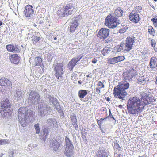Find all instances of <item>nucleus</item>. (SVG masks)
<instances>
[{"label": "nucleus", "mask_w": 157, "mask_h": 157, "mask_svg": "<svg viewBox=\"0 0 157 157\" xmlns=\"http://www.w3.org/2000/svg\"><path fill=\"white\" fill-rule=\"evenodd\" d=\"M127 108H140L142 106L140 100L136 97L130 99L128 101Z\"/></svg>", "instance_id": "nucleus-5"}, {"label": "nucleus", "mask_w": 157, "mask_h": 157, "mask_svg": "<svg viewBox=\"0 0 157 157\" xmlns=\"http://www.w3.org/2000/svg\"><path fill=\"white\" fill-rule=\"evenodd\" d=\"M59 109V110H58V111L59 112V113H61V112L62 114H63V111L62 110V109Z\"/></svg>", "instance_id": "nucleus-54"}, {"label": "nucleus", "mask_w": 157, "mask_h": 157, "mask_svg": "<svg viewBox=\"0 0 157 157\" xmlns=\"http://www.w3.org/2000/svg\"><path fill=\"white\" fill-rule=\"evenodd\" d=\"M114 49L116 50L117 52H128V50L126 49L125 44L123 42H121L119 45L115 47Z\"/></svg>", "instance_id": "nucleus-20"}, {"label": "nucleus", "mask_w": 157, "mask_h": 157, "mask_svg": "<svg viewBox=\"0 0 157 157\" xmlns=\"http://www.w3.org/2000/svg\"><path fill=\"white\" fill-rule=\"evenodd\" d=\"M57 37L56 36L54 37V40H56L57 39Z\"/></svg>", "instance_id": "nucleus-61"}, {"label": "nucleus", "mask_w": 157, "mask_h": 157, "mask_svg": "<svg viewBox=\"0 0 157 157\" xmlns=\"http://www.w3.org/2000/svg\"><path fill=\"white\" fill-rule=\"evenodd\" d=\"M14 154V152L13 151H11L9 152V156L11 155L12 157H13V155Z\"/></svg>", "instance_id": "nucleus-51"}, {"label": "nucleus", "mask_w": 157, "mask_h": 157, "mask_svg": "<svg viewBox=\"0 0 157 157\" xmlns=\"http://www.w3.org/2000/svg\"><path fill=\"white\" fill-rule=\"evenodd\" d=\"M151 21L153 22L154 26L157 27V16H155V18L151 19Z\"/></svg>", "instance_id": "nucleus-40"}, {"label": "nucleus", "mask_w": 157, "mask_h": 157, "mask_svg": "<svg viewBox=\"0 0 157 157\" xmlns=\"http://www.w3.org/2000/svg\"><path fill=\"white\" fill-rule=\"evenodd\" d=\"M40 40V38L36 36H34V38L32 39V40L33 42V43H36Z\"/></svg>", "instance_id": "nucleus-43"}, {"label": "nucleus", "mask_w": 157, "mask_h": 157, "mask_svg": "<svg viewBox=\"0 0 157 157\" xmlns=\"http://www.w3.org/2000/svg\"><path fill=\"white\" fill-rule=\"evenodd\" d=\"M1 109L0 110V113H1V115L2 116H6L7 115V114H9V113L8 112H6V109Z\"/></svg>", "instance_id": "nucleus-42"}, {"label": "nucleus", "mask_w": 157, "mask_h": 157, "mask_svg": "<svg viewBox=\"0 0 157 157\" xmlns=\"http://www.w3.org/2000/svg\"><path fill=\"white\" fill-rule=\"evenodd\" d=\"M11 83V81L8 78L2 77L0 79V85L4 90L9 88Z\"/></svg>", "instance_id": "nucleus-11"}, {"label": "nucleus", "mask_w": 157, "mask_h": 157, "mask_svg": "<svg viewBox=\"0 0 157 157\" xmlns=\"http://www.w3.org/2000/svg\"><path fill=\"white\" fill-rule=\"evenodd\" d=\"M129 17L130 20L134 23H137L140 20L139 14L135 11H132L130 13Z\"/></svg>", "instance_id": "nucleus-14"}, {"label": "nucleus", "mask_w": 157, "mask_h": 157, "mask_svg": "<svg viewBox=\"0 0 157 157\" xmlns=\"http://www.w3.org/2000/svg\"><path fill=\"white\" fill-rule=\"evenodd\" d=\"M142 7L140 6H137L135 9V10H133V11H135L137 13H140L142 10Z\"/></svg>", "instance_id": "nucleus-45"}, {"label": "nucleus", "mask_w": 157, "mask_h": 157, "mask_svg": "<svg viewBox=\"0 0 157 157\" xmlns=\"http://www.w3.org/2000/svg\"><path fill=\"white\" fill-rule=\"evenodd\" d=\"M73 146L66 147L64 154L67 157H70L73 153Z\"/></svg>", "instance_id": "nucleus-23"}, {"label": "nucleus", "mask_w": 157, "mask_h": 157, "mask_svg": "<svg viewBox=\"0 0 157 157\" xmlns=\"http://www.w3.org/2000/svg\"><path fill=\"white\" fill-rule=\"evenodd\" d=\"M148 32L149 34L151 35L154 36L155 35V33L154 29L153 27L151 26H148Z\"/></svg>", "instance_id": "nucleus-33"}, {"label": "nucleus", "mask_w": 157, "mask_h": 157, "mask_svg": "<svg viewBox=\"0 0 157 157\" xmlns=\"http://www.w3.org/2000/svg\"><path fill=\"white\" fill-rule=\"evenodd\" d=\"M122 155L121 154H119L116 157H122Z\"/></svg>", "instance_id": "nucleus-57"}, {"label": "nucleus", "mask_w": 157, "mask_h": 157, "mask_svg": "<svg viewBox=\"0 0 157 157\" xmlns=\"http://www.w3.org/2000/svg\"><path fill=\"white\" fill-rule=\"evenodd\" d=\"M129 113L132 114H138L139 111L141 109H127Z\"/></svg>", "instance_id": "nucleus-32"}, {"label": "nucleus", "mask_w": 157, "mask_h": 157, "mask_svg": "<svg viewBox=\"0 0 157 157\" xmlns=\"http://www.w3.org/2000/svg\"><path fill=\"white\" fill-rule=\"evenodd\" d=\"M70 118L71 120V123L75 129L77 130L78 128V125L77 124V119L75 115L74 114H73L70 116Z\"/></svg>", "instance_id": "nucleus-25"}, {"label": "nucleus", "mask_w": 157, "mask_h": 157, "mask_svg": "<svg viewBox=\"0 0 157 157\" xmlns=\"http://www.w3.org/2000/svg\"><path fill=\"white\" fill-rule=\"evenodd\" d=\"M97 86L98 87H97L95 89V91L96 93L98 94H99L101 93L100 89L104 88L105 85L101 81H99L97 84Z\"/></svg>", "instance_id": "nucleus-27"}, {"label": "nucleus", "mask_w": 157, "mask_h": 157, "mask_svg": "<svg viewBox=\"0 0 157 157\" xmlns=\"http://www.w3.org/2000/svg\"><path fill=\"white\" fill-rule=\"evenodd\" d=\"M2 145L1 139L0 140V145Z\"/></svg>", "instance_id": "nucleus-64"}, {"label": "nucleus", "mask_w": 157, "mask_h": 157, "mask_svg": "<svg viewBox=\"0 0 157 157\" xmlns=\"http://www.w3.org/2000/svg\"><path fill=\"white\" fill-rule=\"evenodd\" d=\"M2 145L6 144H9V140L8 139H1Z\"/></svg>", "instance_id": "nucleus-46"}, {"label": "nucleus", "mask_w": 157, "mask_h": 157, "mask_svg": "<svg viewBox=\"0 0 157 157\" xmlns=\"http://www.w3.org/2000/svg\"><path fill=\"white\" fill-rule=\"evenodd\" d=\"M118 107L119 108H121L122 107V105H119Z\"/></svg>", "instance_id": "nucleus-63"}, {"label": "nucleus", "mask_w": 157, "mask_h": 157, "mask_svg": "<svg viewBox=\"0 0 157 157\" xmlns=\"http://www.w3.org/2000/svg\"><path fill=\"white\" fill-rule=\"evenodd\" d=\"M97 60L94 58L92 59V62L93 63H97Z\"/></svg>", "instance_id": "nucleus-52"}, {"label": "nucleus", "mask_w": 157, "mask_h": 157, "mask_svg": "<svg viewBox=\"0 0 157 157\" xmlns=\"http://www.w3.org/2000/svg\"><path fill=\"white\" fill-rule=\"evenodd\" d=\"M110 51L109 48L107 47L104 48L101 52L102 54L104 56H105L106 54L108 53Z\"/></svg>", "instance_id": "nucleus-39"}, {"label": "nucleus", "mask_w": 157, "mask_h": 157, "mask_svg": "<svg viewBox=\"0 0 157 157\" xmlns=\"http://www.w3.org/2000/svg\"><path fill=\"white\" fill-rule=\"evenodd\" d=\"M117 62H121L125 59V57L124 56H120L117 57H116Z\"/></svg>", "instance_id": "nucleus-38"}, {"label": "nucleus", "mask_w": 157, "mask_h": 157, "mask_svg": "<svg viewBox=\"0 0 157 157\" xmlns=\"http://www.w3.org/2000/svg\"><path fill=\"white\" fill-rule=\"evenodd\" d=\"M82 57L83 56H79L77 58L74 57L69 62L68 65V67L69 70L71 71L72 70L74 67L76 65V63L79 61Z\"/></svg>", "instance_id": "nucleus-12"}, {"label": "nucleus", "mask_w": 157, "mask_h": 157, "mask_svg": "<svg viewBox=\"0 0 157 157\" xmlns=\"http://www.w3.org/2000/svg\"><path fill=\"white\" fill-rule=\"evenodd\" d=\"M42 59L38 56L35 58L34 59V62L33 65L34 66H40L42 63Z\"/></svg>", "instance_id": "nucleus-29"}, {"label": "nucleus", "mask_w": 157, "mask_h": 157, "mask_svg": "<svg viewBox=\"0 0 157 157\" xmlns=\"http://www.w3.org/2000/svg\"><path fill=\"white\" fill-rule=\"evenodd\" d=\"M9 59L12 63L18 64L20 61V57L16 54H11L9 56Z\"/></svg>", "instance_id": "nucleus-17"}, {"label": "nucleus", "mask_w": 157, "mask_h": 157, "mask_svg": "<svg viewBox=\"0 0 157 157\" xmlns=\"http://www.w3.org/2000/svg\"><path fill=\"white\" fill-rule=\"evenodd\" d=\"M149 65L151 68H156L157 67V58L153 56L150 60Z\"/></svg>", "instance_id": "nucleus-24"}, {"label": "nucleus", "mask_w": 157, "mask_h": 157, "mask_svg": "<svg viewBox=\"0 0 157 157\" xmlns=\"http://www.w3.org/2000/svg\"><path fill=\"white\" fill-rule=\"evenodd\" d=\"M34 127L36 131V133L37 134H39L40 132V128L39 127V124L37 123L35 124Z\"/></svg>", "instance_id": "nucleus-37"}, {"label": "nucleus", "mask_w": 157, "mask_h": 157, "mask_svg": "<svg viewBox=\"0 0 157 157\" xmlns=\"http://www.w3.org/2000/svg\"><path fill=\"white\" fill-rule=\"evenodd\" d=\"M82 81L81 80H79L78 81V83L79 84L81 85L82 83Z\"/></svg>", "instance_id": "nucleus-56"}, {"label": "nucleus", "mask_w": 157, "mask_h": 157, "mask_svg": "<svg viewBox=\"0 0 157 157\" xmlns=\"http://www.w3.org/2000/svg\"><path fill=\"white\" fill-rule=\"evenodd\" d=\"M127 77L128 79L132 78L134 76L136 75V70L132 69L127 71Z\"/></svg>", "instance_id": "nucleus-26"}, {"label": "nucleus", "mask_w": 157, "mask_h": 157, "mask_svg": "<svg viewBox=\"0 0 157 157\" xmlns=\"http://www.w3.org/2000/svg\"><path fill=\"white\" fill-rule=\"evenodd\" d=\"M86 77H90V78H91V76H90L89 75H86Z\"/></svg>", "instance_id": "nucleus-62"}, {"label": "nucleus", "mask_w": 157, "mask_h": 157, "mask_svg": "<svg viewBox=\"0 0 157 157\" xmlns=\"http://www.w3.org/2000/svg\"><path fill=\"white\" fill-rule=\"evenodd\" d=\"M77 17H76L75 19L71 23L69 27L71 32H74L76 29L77 27L79 25L78 21L79 19H80V17L78 19H77Z\"/></svg>", "instance_id": "nucleus-15"}, {"label": "nucleus", "mask_w": 157, "mask_h": 157, "mask_svg": "<svg viewBox=\"0 0 157 157\" xmlns=\"http://www.w3.org/2000/svg\"><path fill=\"white\" fill-rule=\"evenodd\" d=\"M22 94V92L21 91H17L16 92V93L15 96L16 97H18L19 98H20V97L21 96Z\"/></svg>", "instance_id": "nucleus-47"}, {"label": "nucleus", "mask_w": 157, "mask_h": 157, "mask_svg": "<svg viewBox=\"0 0 157 157\" xmlns=\"http://www.w3.org/2000/svg\"><path fill=\"white\" fill-rule=\"evenodd\" d=\"M109 30L106 28H101L98 32L97 37L100 40H105L109 34Z\"/></svg>", "instance_id": "nucleus-9"}, {"label": "nucleus", "mask_w": 157, "mask_h": 157, "mask_svg": "<svg viewBox=\"0 0 157 157\" xmlns=\"http://www.w3.org/2000/svg\"><path fill=\"white\" fill-rule=\"evenodd\" d=\"M115 14L117 17H121L122 16L123 11L120 7H118L115 11Z\"/></svg>", "instance_id": "nucleus-31"}, {"label": "nucleus", "mask_w": 157, "mask_h": 157, "mask_svg": "<svg viewBox=\"0 0 157 157\" xmlns=\"http://www.w3.org/2000/svg\"><path fill=\"white\" fill-rule=\"evenodd\" d=\"M63 63H57L54 69L55 76L59 79V77H62L63 76Z\"/></svg>", "instance_id": "nucleus-8"}, {"label": "nucleus", "mask_w": 157, "mask_h": 157, "mask_svg": "<svg viewBox=\"0 0 157 157\" xmlns=\"http://www.w3.org/2000/svg\"><path fill=\"white\" fill-rule=\"evenodd\" d=\"M97 156V157H108L105 151L103 150H100L98 151Z\"/></svg>", "instance_id": "nucleus-30"}, {"label": "nucleus", "mask_w": 157, "mask_h": 157, "mask_svg": "<svg viewBox=\"0 0 157 157\" xmlns=\"http://www.w3.org/2000/svg\"><path fill=\"white\" fill-rule=\"evenodd\" d=\"M34 11L33 8L32 6L28 5L25 6L24 13L25 17H31L33 16Z\"/></svg>", "instance_id": "nucleus-13"}, {"label": "nucleus", "mask_w": 157, "mask_h": 157, "mask_svg": "<svg viewBox=\"0 0 157 157\" xmlns=\"http://www.w3.org/2000/svg\"><path fill=\"white\" fill-rule=\"evenodd\" d=\"M107 63L109 64H114L117 63L116 57L108 59Z\"/></svg>", "instance_id": "nucleus-35"}, {"label": "nucleus", "mask_w": 157, "mask_h": 157, "mask_svg": "<svg viewBox=\"0 0 157 157\" xmlns=\"http://www.w3.org/2000/svg\"><path fill=\"white\" fill-rule=\"evenodd\" d=\"M7 51L10 52H19L20 50L17 45L13 44H8L6 46Z\"/></svg>", "instance_id": "nucleus-18"}, {"label": "nucleus", "mask_w": 157, "mask_h": 157, "mask_svg": "<svg viewBox=\"0 0 157 157\" xmlns=\"http://www.w3.org/2000/svg\"><path fill=\"white\" fill-rule=\"evenodd\" d=\"M40 98L39 94L35 91H31L28 98V101L30 105H33L36 102L40 101Z\"/></svg>", "instance_id": "nucleus-7"}, {"label": "nucleus", "mask_w": 157, "mask_h": 157, "mask_svg": "<svg viewBox=\"0 0 157 157\" xmlns=\"http://www.w3.org/2000/svg\"><path fill=\"white\" fill-rule=\"evenodd\" d=\"M11 104L9 99L6 98L1 102L0 106L4 108H10Z\"/></svg>", "instance_id": "nucleus-22"}, {"label": "nucleus", "mask_w": 157, "mask_h": 157, "mask_svg": "<svg viewBox=\"0 0 157 157\" xmlns=\"http://www.w3.org/2000/svg\"><path fill=\"white\" fill-rule=\"evenodd\" d=\"M134 37H132L130 36H128L126 38L125 42V45L126 49L128 51H130L132 48L134 43Z\"/></svg>", "instance_id": "nucleus-10"}, {"label": "nucleus", "mask_w": 157, "mask_h": 157, "mask_svg": "<svg viewBox=\"0 0 157 157\" xmlns=\"http://www.w3.org/2000/svg\"><path fill=\"white\" fill-rule=\"evenodd\" d=\"M104 40V42L105 43H109L112 41V40L110 38H108L107 39H105Z\"/></svg>", "instance_id": "nucleus-49"}, {"label": "nucleus", "mask_w": 157, "mask_h": 157, "mask_svg": "<svg viewBox=\"0 0 157 157\" xmlns=\"http://www.w3.org/2000/svg\"><path fill=\"white\" fill-rule=\"evenodd\" d=\"M48 121V123H49L50 124H55L56 123H57V122L56 121V120L55 119H49Z\"/></svg>", "instance_id": "nucleus-44"}, {"label": "nucleus", "mask_w": 157, "mask_h": 157, "mask_svg": "<svg viewBox=\"0 0 157 157\" xmlns=\"http://www.w3.org/2000/svg\"><path fill=\"white\" fill-rule=\"evenodd\" d=\"M65 143L66 147L73 146L70 139L66 136L65 138Z\"/></svg>", "instance_id": "nucleus-36"}, {"label": "nucleus", "mask_w": 157, "mask_h": 157, "mask_svg": "<svg viewBox=\"0 0 157 157\" xmlns=\"http://www.w3.org/2000/svg\"><path fill=\"white\" fill-rule=\"evenodd\" d=\"M74 9V6L73 3H67L63 7L62 11L61 10H58V14L61 17L67 16L72 14Z\"/></svg>", "instance_id": "nucleus-3"}, {"label": "nucleus", "mask_w": 157, "mask_h": 157, "mask_svg": "<svg viewBox=\"0 0 157 157\" xmlns=\"http://www.w3.org/2000/svg\"><path fill=\"white\" fill-rule=\"evenodd\" d=\"M149 80V78L146 76H140L138 78L137 83L140 84L144 85L148 83Z\"/></svg>", "instance_id": "nucleus-19"}, {"label": "nucleus", "mask_w": 157, "mask_h": 157, "mask_svg": "<svg viewBox=\"0 0 157 157\" xmlns=\"http://www.w3.org/2000/svg\"><path fill=\"white\" fill-rule=\"evenodd\" d=\"M87 94V90H80L78 92L79 97L82 99Z\"/></svg>", "instance_id": "nucleus-28"}, {"label": "nucleus", "mask_w": 157, "mask_h": 157, "mask_svg": "<svg viewBox=\"0 0 157 157\" xmlns=\"http://www.w3.org/2000/svg\"><path fill=\"white\" fill-rule=\"evenodd\" d=\"M25 109H19L18 112V118L21 124L23 127H25L27 125L25 116L27 113Z\"/></svg>", "instance_id": "nucleus-4"}, {"label": "nucleus", "mask_w": 157, "mask_h": 157, "mask_svg": "<svg viewBox=\"0 0 157 157\" xmlns=\"http://www.w3.org/2000/svg\"><path fill=\"white\" fill-rule=\"evenodd\" d=\"M156 44V42L154 40L152 39L151 41V46L154 47H155Z\"/></svg>", "instance_id": "nucleus-48"}, {"label": "nucleus", "mask_w": 157, "mask_h": 157, "mask_svg": "<svg viewBox=\"0 0 157 157\" xmlns=\"http://www.w3.org/2000/svg\"><path fill=\"white\" fill-rule=\"evenodd\" d=\"M43 132L44 133V134L45 135V136H47L48 135V130L47 129H44Z\"/></svg>", "instance_id": "nucleus-50"}, {"label": "nucleus", "mask_w": 157, "mask_h": 157, "mask_svg": "<svg viewBox=\"0 0 157 157\" xmlns=\"http://www.w3.org/2000/svg\"><path fill=\"white\" fill-rule=\"evenodd\" d=\"M104 24L109 28L114 29L119 25V22L117 18L109 14L105 19Z\"/></svg>", "instance_id": "nucleus-2"}, {"label": "nucleus", "mask_w": 157, "mask_h": 157, "mask_svg": "<svg viewBox=\"0 0 157 157\" xmlns=\"http://www.w3.org/2000/svg\"><path fill=\"white\" fill-rule=\"evenodd\" d=\"M44 112L43 111V112H40V116H43L42 114H44Z\"/></svg>", "instance_id": "nucleus-55"}, {"label": "nucleus", "mask_w": 157, "mask_h": 157, "mask_svg": "<svg viewBox=\"0 0 157 157\" xmlns=\"http://www.w3.org/2000/svg\"><path fill=\"white\" fill-rule=\"evenodd\" d=\"M155 79V84L157 85V76L156 77Z\"/></svg>", "instance_id": "nucleus-60"}, {"label": "nucleus", "mask_w": 157, "mask_h": 157, "mask_svg": "<svg viewBox=\"0 0 157 157\" xmlns=\"http://www.w3.org/2000/svg\"><path fill=\"white\" fill-rule=\"evenodd\" d=\"M48 98L51 102L52 103V105H53L54 107L55 108H59L60 107L59 104L56 98L51 96V95L48 96Z\"/></svg>", "instance_id": "nucleus-21"}, {"label": "nucleus", "mask_w": 157, "mask_h": 157, "mask_svg": "<svg viewBox=\"0 0 157 157\" xmlns=\"http://www.w3.org/2000/svg\"><path fill=\"white\" fill-rule=\"evenodd\" d=\"M3 22L2 21L0 20V26L2 25Z\"/></svg>", "instance_id": "nucleus-58"}, {"label": "nucleus", "mask_w": 157, "mask_h": 157, "mask_svg": "<svg viewBox=\"0 0 157 157\" xmlns=\"http://www.w3.org/2000/svg\"><path fill=\"white\" fill-rule=\"evenodd\" d=\"M128 29V27L125 26L124 27H122L119 30V32L120 33H123L125 32Z\"/></svg>", "instance_id": "nucleus-41"}, {"label": "nucleus", "mask_w": 157, "mask_h": 157, "mask_svg": "<svg viewBox=\"0 0 157 157\" xmlns=\"http://www.w3.org/2000/svg\"><path fill=\"white\" fill-rule=\"evenodd\" d=\"M156 135H157V134H153V136L155 137V139L156 140H157V139H156V138L155 137V136H156Z\"/></svg>", "instance_id": "nucleus-59"}, {"label": "nucleus", "mask_w": 157, "mask_h": 157, "mask_svg": "<svg viewBox=\"0 0 157 157\" xmlns=\"http://www.w3.org/2000/svg\"><path fill=\"white\" fill-rule=\"evenodd\" d=\"M140 95V101L142 106L143 108L151 102L152 98L149 96V94L144 92L141 93Z\"/></svg>", "instance_id": "nucleus-6"}, {"label": "nucleus", "mask_w": 157, "mask_h": 157, "mask_svg": "<svg viewBox=\"0 0 157 157\" xmlns=\"http://www.w3.org/2000/svg\"><path fill=\"white\" fill-rule=\"evenodd\" d=\"M60 146V144L56 139H53L50 142V147L54 151H57Z\"/></svg>", "instance_id": "nucleus-16"}, {"label": "nucleus", "mask_w": 157, "mask_h": 157, "mask_svg": "<svg viewBox=\"0 0 157 157\" xmlns=\"http://www.w3.org/2000/svg\"><path fill=\"white\" fill-rule=\"evenodd\" d=\"M107 117H106L104 118H101L100 120H98V119H96L97 122V124L99 126V128L101 129V126L102 124L104 122V121L106 119Z\"/></svg>", "instance_id": "nucleus-34"}, {"label": "nucleus", "mask_w": 157, "mask_h": 157, "mask_svg": "<svg viewBox=\"0 0 157 157\" xmlns=\"http://www.w3.org/2000/svg\"><path fill=\"white\" fill-rule=\"evenodd\" d=\"M129 86V83L124 80L121 81L119 85L114 87L113 94L114 96L119 99H123L127 95V93L125 90Z\"/></svg>", "instance_id": "nucleus-1"}, {"label": "nucleus", "mask_w": 157, "mask_h": 157, "mask_svg": "<svg viewBox=\"0 0 157 157\" xmlns=\"http://www.w3.org/2000/svg\"><path fill=\"white\" fill-rule=\"evenodd\" d=\"M105 99L108 101L109 102L110 101V98L109 97H105Z\"/></svg>", "instance_id": "nucleus-53"}]
</instances>
